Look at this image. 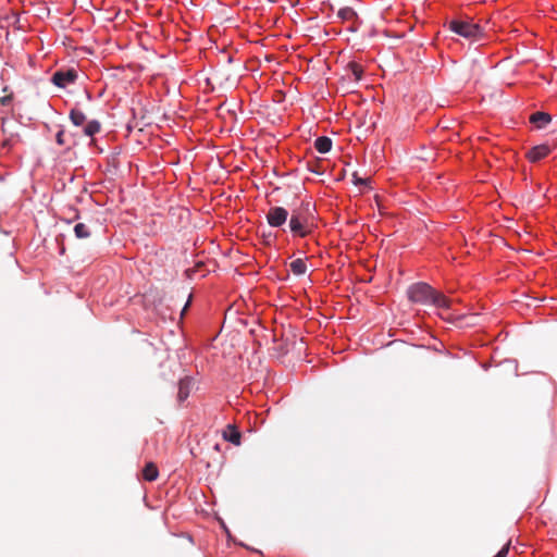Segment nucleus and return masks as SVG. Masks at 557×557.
<instances>
[{
    "label": "nucleus",
    "mask_w": 557,
    "mask_h": 557,
    "mask_svg": "<svg viewBox=\"0 0 557 557\" xmlns=\"http://www.w3.org/2000/svg\"><path fill=\"white\" fill-rule=\"evenodd\" d=\"M290 232L299 237H306L311 233L309 219L301 209H294L288 223Z\"/></svg>",
    "instance_id": "obj_2"
},
{
    "label": "nucleus",
    "mask_w": 557,
    "mask_h": 557,
    "mask_svg": "<svg viewBox=\"0 0 557 557\" xmlns=\"http://www.w3.org/2000/svg\"><path fill=\"white\" fill-rule=\"evenodd\" d=\"M77 78V72L74 69H70L66 71H57L52 75V83L61 88L66 87L70 84H73Z\"/></svg>",
    "instance_id": "obj_5"
},
{
    "label": "nucleus",
    "mask_w": 557,
    "mask_h": 557,
    "mask_svg": "<svg viewBox=\"0 0 557 557\" xmlns=\"http://www.w3.org/2000/svg\"><path fill=\"white\" fill-rule=\"evenodd\" d=\"M9 100H10V97H4V98H2L1 101H2L3 104H5Z\"/></svg>",
    "instance_id": "obj_22"
},
{
    "label": "nucleus",
    "mask_w": 557,
    "mask_h": 557,
    "mask_svg": "<svg viewBox=\"0 0 557 557\" xmlns=\"http://www.w3.org/2000/svg\"><path fill=\"white\" fill-rule=\"evenodd\" d=\"M449 29L465 38L473 40H479L484 36L483 28L469 20H453L449 22Z\"/></svg>",
    "instance_id": "obj_1"
},
{
    "label": "nucleus",
    "mask_w": 557,
    "mask_h": 557,
    "mask_svg": "<svg viewBox=\"0 0 557 557\" xmlns=\"http://www.w3.org/2000/svg\"><path fill=\"white\" fill-rule=\"evenodd\" d=\"M337 16L341 17L344 21H350L357 17L356 12L350 7H344L338 10Z\"/></svg>",
    "instance_id": "obj_17"
},
{
    "label": "nucleus",
    "mask_w": 557,
    "mask_h": 557,
    "mask_svg": "<svg viewBox=\"0 0 557 557\" xmlns=\"http://www.w3.org/2000/svg\"><path fill=\"white\" fill-rule=\"evenodd\" d=\"M348 66L351 71L352 75L355 76V79L360 81L362 77V74H363V67L356 62H350L348 64Z\"/></svg>",
    "instance_id": "obj_18"
},
{
    "label": "nucleus",
    "mask_w": 557,
    "mask_h": 557,
    "mask_svg": "<svg viewBox=\"0 0 557 557\" xmlns=\"http://www.w3.org/2000/svg\"><path fill=\"white\" fill-rule=\"evenodd\" d=\"M64 132L63 131H60L58 132L57 136H55V140L59 145H64Z\"/></svg>",
    "instance_id": "obj_20"
},
{
    "label": "nucleus",
    "mask_w": 557,
    "mask_h": 557,
    "mask_svg": "<svg viewBox=\"0 0 557 557\" xmlns=\"http://www.w3.org/2000/svg\"><path fill=\"white\" fill-rule=\"evenodd\" d=\"M289 268L295 275H304L307 271V264L302 259L292 261Z\"/></svg>",
    "instance_id": "obj_14"
},
{
    "label": "nucleus",
    "mask_w": 557,
    "mask_h": 557,
    "mask_svg": "<svg viewBox=\"0 0 557 557\" xmlns=\"http://www.w3.org/2000/svg\"><path fill=\"white\" fill-rule=\"evenodd\" d=\"M314 148L320 152V153H326L331 150L332 148V139L330 137H326V136H321V137H318L315 140H314Z\"/></svg>",
    "instance_id": "obj_10"
},
{
    "label": "nucleus",
    "mask_w": 557,
    "mask_h": 557,
    "mask_svg": "<svg viewBox=\"0 0 557 557\" xmlns=\"http://www.w3.org/2000/svg\"><path fill=\"white\" fill-rule=\"evenodd\" d=\"M549 153H550L549 146L543 144V145L532 147L527 152V158L529 159L530 162H537V161L544 159L545 157H547Z\"/></svg>",
    "instance_id": "obj_6"
},
{
    "label": "nucleus",
    "mask_w": 557,
    "mask_h": 557,
    "mask_svg": "<svg viewBox=\"0 0 557 557\" xmlns=\"http://www.w3.org/2000/svg\"><path fill=\"white\" fill-rule=\"evenodd\" d=\"M434 289L426 283H417L408 288V297L412 302L430 305Z\"/></svg>",
    "instance_id": "obj_3"
},
{
    "label": "nucleus",
    "mask_w": 557,
    "mask_h": 557,
    "mask_svg": "<svg viewBox=\"0 0 557 557\" xmlns=\"http://www.w3.org/2000/svg\"><path fill=\"white\" fill-rule=\"evenodd\" d=\"M158 468L153 462H148L143 470L144 479L149 482L154 481L158 478Z\"/></svg>",
    "instance_id": "obj_11"
},
{
    "label": "nucleus",
    "mask_w": 557,
    "mask_h": 557,
    "mask_svg": "<svg viewBox=\"0 0 557 557\" xmlns=\"http://www.w3.org/2000/svg\"><path fill=\"white\" fill-rule=\"evenodd\" d=\"M223 437L225 441L234 444V445H239L240 444V433L238 432V430L232 425V424H228L226 426V430L223 432Z\"/></svg>",
    "instance_id": "obj_9"
},
{
    "label": "nucleus",
    "mask_w": 557,
    "mask_h": 557,
    "mask_svg": "<svg viewBox=\"0 0 557 557\" xmlns=\"http://www.w3.org/2000/svg\"><path fill=\"white\" fill-rule=\"evenodd\" d=\"M74 233H75V236L79 239H85L90 236V231H89L88 226L84 223H77L74 226Z\"/></svg>",
    "instance_id": "obj_16"
},
{
    "label": "nucleus",
    "mask_w": 557,
    "mask_h": 557,
    "mask_svg": "<svg viewBox=\"0 0 557 557\" xmlns=\"http://www.w3.org/2000/svg\"><path fill=\"white\" fill-rule=\"evenodd\" d=\"M430 305H434L438 308H449V299L445 295L434 290Z\"/></svg>",
    "instance_id": "obj_12"
},
{
    "label": "nucleus",
    "mask_w": 557,
    "mask_h": 557,
    "mask_svg": "<svg viewBox=\"0 0 557 557\" xmlns=\"http://www.w3.org/2000/svg\"><path fill=\"white\" fill-rule=\"evenodd\" d=\"M193 381L190 377H184L178 382V394L177 399L180 403L186 400L190 394Z\"/></svg>",
    "instance_id": "obj_7"
},
{
    "label": "nucleus",
    "mask_w": 557,
    "mask_h": 557,
    "mask_svg": "<svg viewBox=\"0 0 557 557\" xmlns=\"http://www.w3.org/2000/svg\"><path fill=\"white\" fill-rule=\"evenodd\" d=\"M100 123L96 120L89 121L84 128V134L88 137H92L95 134L100 132Z\"/></svg>",
    "instance_id": "obj_15"
},
{
    "label": "nucleus",
    "mask_w": 557,
    "mask_h": 557,
    "mask_svg": "<svg viewBox=\"0 0 557 557\" xmlns=\"http://www.w3.org/2000/svg\"><path fill=\"white\" fill-rule=\"evenodd\" d=\"M70 120L75 126H81L86 122L87 117L82 110L74 108L70 112Z\"/></svg>",
    "instance_id": "obj_13"
},
{
    "label": "nucleus",
    "mask_w": 557,
    "mask_h": 557,
    "mask_svg": "<svg viewBox=\"0 0 557 557\" xmlns=\"http://www.w3.org/2000/svg\"><path fill=\"white\" fill-rule=\"evenodd\" d=\"M510 542H508L494 557H506L509 552Z\"/></svg>",
    "instance_id": "obj_19"
},
{
    "label": "nucleus",
    "mask_w": 557,
    "mask_h": 557,
    "mask_svg": "<svg viewBox=\"0 0 557 557\" xmlns=\"http://www.w3.org/2000/svg\"><path fill=\"white\" fill-rule=\"evenodd\" d=\"M288 218V211L283 207H271L267 213V222L272 227L283 226Z\"/></svg>",
    "instance_id": "obj_4"
},
{
    "label": "nucleus",
    "mask_w": 557,
    "mask_h": 557,
    "mask_svg": "<svg viewBox=\"0 0 557 557\" xmlns=\"http://www.w3.org/2000/svg\"><path fill=\"white\" fill-rule=\"evenodd\" d=\"M552 121L550 114L542 111H537L530 116V122L537 128H544Z\"/></svg>",
    "instance_id": "obj_8"
},
{
    "label": "nucleus",
    "mask_w": 557,
    "mask_h": 557,
    "mask_svg": "<svg viewBox=\"0 0 557 557\" xmlns=\"http://www.w3.org/2000/svg\"><path fill=\"white\" fill-rule=\"evenodd\" d=\"M354 178H355V181H354V182H355V184H357V185H358V184H367V178H359V177H357V175H356V174H354Z\"/></svg>",
    "instance_id": "obj_21"
}]
</instances>
